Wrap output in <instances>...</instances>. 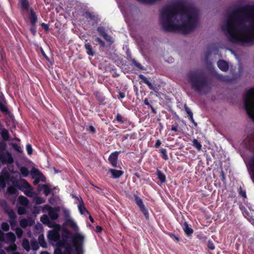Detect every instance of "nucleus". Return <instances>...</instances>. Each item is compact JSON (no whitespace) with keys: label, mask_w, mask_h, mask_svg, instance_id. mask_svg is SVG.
Returning <instances> with one entry per match:
<instances>
[{"label":"nucleus","mask_w":254,"mask_h":254,"mask_svg":"<svg viewBox=\"0 0 254 254\" xmlns=\"http://www.w3.org/2000/svg\"><path fill=\"white\" fill-rule=\"evenodd\" d=\"M228 41L240 46L254 43V3L230 10L221 26Z\"/></svg>","instance_id":"nucleus-1"},{"label":"nucleus","mask_w":254,"mask_h":254,"mask_svg":"<svg viewBox=\"0 0 254 254\" xmlns=\"http://www.w3.org/2000/svg\"><path fill=\"white\" fill-rule=\"evenodd\" d=\"M160 21L166 31L189 33L197 25L198 13L193 7L182 3H170L161 10Z\"/></svg>","instance_id":"nucleus-2"},{"label":"nucleus","mask_w":254,"mask_h":254,"mask_svg":"<svg viewBox=\"0 0 254 254\" xmlns=\"http://www.w3.org/2000/svg\"><path fill=\"white\" fill-rule=\"evenodd\" d=\"M244 105L248 116L254 121V87L248 90L243 96Z\"/></svg>","instance_id":"nucleus-3"},{"label":"nucleus","mask_w":254,"mask_h":254,"mask_svg":"<svg viewBox=\"0 0 254 254\" xmlns=\"http://www.w3.org/2000/svg\"><path fill=\"white\" fill-rule=\"evenodd\" d=\"M187 81L188 83L191 86V89L198 93L206 94L211 90L212 80Z\"/></svg>","instance_id":"nucleus-4"},{"label":"nucleus","mask_w":254,"mask_h":254,"mask_svg":"<svg viewBox=\"0 0 254 254\" xmlns=\"http://www.w3.org/2000/svg\"><path fill=\"white\" fill-rule=\"evenodd\" d=\"M63 233L64 234L63 235L64 237L67 239H70L71 240L73 246L78 244L79 243L84 242V237L80 233L77 232L72 233L67 229H64L63 230Z\"/></svg>","instance_id":"nucleus-5"},{"label":"nucleus","mask_w":254,"mask_h":254,"mask_svg":"<svg viewBox=\"0 0 254 254\" xmlns=\"http://www.w3.org/2000/svg\"><path fill=\"white\" fill-rule=\"evenodd\" d=\"M142 83L146 84L149 89L153 90L155 92L158 93L163 84L161 80H140V84Z\"/></svg>","instance_id":"nucleus-6"},{"label":"nucleus","mask_w":254,"mask_h":254,"mask_svg":"<svg viewBox=\"0 0 254 254\" xmlns=\"http://www.w3.org/2000/svg\"><path fill=\"white\" fill-rule=\"evenodd\" d=\"M133 197L134 198L135 202L139 207L140 211L143 214L147 220L149 219V215L148 211L145 207L142 199L135 194L133 195Z\"/></svg>","instance_id":"nucleus-7"},{"label":"nucleus","mask_w":254,"mask_h":254,"mask_svg":"<svg viewBox=\"0 0 254 254\" xmlns=\"http://www.w3.org/2000/svg\"><path fill=\"white\" fill-rule=\"evenodd\" d=\"M10 181V175L5 169H3L0 173V186L4 189L6 184Z\"/></svg>","instance_id":"nucleus-8"},{"label":"nucleus","mask_w":254,"mask_h":254,"mask_svg":"<svg viewBox=\"0 0 254 254\" xmlns=\"http://www.w3.org/2000/svg\"><path fill=\"white\" fill-rule=\"evenodd\" d=\"M0 161L2 164H13L14 159L9 152L0 151Z\"/></svg>","instance_id":"nucleus-9"},{"label":"nucleus","mask_w":254,"mask_h":254,"mask_svg":"<svg viewBox=\"0 0 254 254\" xmlns=\"http://www.w3.org/2000/svg\"><path fill=\"white\" fill-rule=\"evenodd\" d=\"M60 229L58 228H54V229L48 231L47 237L49 241L57 242L61 239Z\"/></svg>","instance_id":"nucleus-10"},{"label":"nucleus","mask_w":254,"mask_h":254,"mask_svg":"<svg viewBox=\"0 0 254 254\" xmlns=\"http://www.w3.org/2000/svg\"><path fill=\"white\" fill-rule=\"evenodd\" d=\"M121 151H115L112 153L109 157L108 160L111 165L114 167H117V161L118 156Z\"/></svg>","instance_id":"nucleus-11"},{"label":"nucleus","mask_w":254,"mask_h":254,"mask_svg":"<svg viewBox=\"0 0 254 254\" xmlns=\"http://www.w3.org/2000/svg\"><path fill=\"white\" fill-rule=\"evenodd\" d=\"M14 186L17 188L19 190H23L22 188L24 189H31V187L27 181L24 179L21 180V184H19L18 181L13 182Z\"/></svg>","instance_id":"nucleus-12"},{"label":"nucleus","mask_w":254,"mask_h":254,"mask_svg":"<svg viewBox=\"0 0 254 254\" xmlns=\"http://www.w3.org/2000/svg\"><path fill=\"white\" fill-rule=\"evenodd\" d=\"M249 168L250 171L251 177L254 183V155H252L248 162Z\"/></svg>","instance_id":"nucleus-13"},{"label":"nucleus","mask_w":254,"mask_h":254,"mask_svg":"<svg viewBox=\"0 0 254 254\" xmlns=\"http://www.w3.org/2000/svg\"><path fill=\"white\" fill-rule=\"evenodd\" d=\"M6 239L4 241L6 244L15 243L16 236L15 234L11 232H8L5 234Z\"/></svg>","instance_id":"nucleus-14"},{"label":"nucleus","mask_w":254,"mask_h":254,"mask_svg":"<svg viewBox=\"0 0 254 254\" xmlns=\"http://www.w3.org/2000/svg\"><path fill=\"white\" fill-rule=\"evenodd\" d=\"M8 215L9 218V222L12 227L16 225V218L17 216L13 210H11L8 212Z\"/></svg>","instance_id":"nucleus-15"},{"label":"nucleus","mask_w":254,"mask_h":254,"mask_svg":"<svg viewBox=\"0 0 254 254\" xmlns=\"http://www.w3.org/2000/svg\"><path fill=\"white\" fill-rule=\"evenodd\" d=\"M217 66L219 68L223 71H227L229 69L228 63L223 60H221L218 61Z\"/></svg>","instance_id":"nucleus-16"},{"label":"nucleus","mask_w":254,"mask_h":254,"mask_svg":"<svg viewBox=\"0 0 254 254\" xmlns=\"http://www.w3.org/2000/svg\"><path fill=\"white\" fill-rule=\"evenodd\" d=\"M109 172L111 174V178L113 179H118L120 178L124 174L122 170H118L114 169H110Z\"/></svg>","instance_id":"nucleus-17"},{"label":"nucleus","mask_w":254,"mask_h":254,"mask_svg":"<svg viewBox=\"0 0 254 254\" xmlns=\"http://www.w3.org/2000/svg\"><path fill=\"white\" fill-rule=\"evenodd\" d=\"M96 99L99 101V105H105V103L104 102L106 99L105 96L103 95V94L99 91H96L94 92Z\"/></svg>","instance_id":"nucleus-18"},{"label":"nucleus","mask_w":254,"mask_h":254,"mask_svg":"<svg viewBox=\"0 0 254 254\" xmlns=\"http://www.w3.org/2000/svg\"><path fill=\"white\" fill-rule=\"evenodd\" d=\"M60 210V208L58 206V210L54 209L49 211L48 215L52 220H56L59 217V215L58 212H59Z\"/></svg>","instance_id":"nucleus-19"},{"label":"nucleus","mask_w":254,"mask_h":254,"mask_svg":"<svg viewBox=\"0 0 254 254\" xmlns=\"http://www.w3.org/2000/svg\"><path fill=\"white\" fill-rule=\"evenodd\" d=\"M84 243V242H82L73 246L75 254H83Z\"/></svg>","instance_id":"nucleus-20"},{"label":"nucleus","mask_w":254,"mask_h":254,"mask_svg":"<svg viewBox=\"0 0 254 254\" xmlns=\"http://www.w3.org/2000/svg\"><path fill=\"white\" fill-rule=\"evenodd\" d=\"M67 238H65L63 235L62 239L61 240L60 239L57 241L56 244L57 247L62 248L65 246L66 245L69 244V243H67Z\"/></svg>","instance_id":"nucleus-21"},{"label":"nucleus","mask_w":254,"mask_h":254,"mask_svg":"<svg viewBox=\"0 0 254 254\" xmlns=\"http://www.w3.org/2000/svg\"><path fill=\"white\" fill-rule=\"evenodd\" d=\"M153 103L152 100H149L148 98H146L143 100V103L144 105H147L149 107L151 110L152 113L154 114H156L157 112L156 110L155 109V108L152 106V103Z\"/></svg>","instance_id":"nucleus-22"},{"label":"nucleus","mask_w":254,"mask_h":254,"mask_svg":"<svg viewBox=\"0 0 254 254\" xmlns=\"http://www.w3.org/2000/svg\"><path fill=\"white\" fill-rule=\"evenodd\" d=\"M184 231L187 236H190L193 232V229L189 227L187 222H185L183 227Z\"/></svg>","instance_id":"nucleus-23"},{"label":"nucleus","mask_w":254,"mask_h":254,"mask_svg":"<svg viewBox=\"0 0 254 254\" xmlns=\"http://www.w3.org/2000/svg\"><path fill=\"white\" fill-rule=\"evenodd\" d=\"M156 175L157 176V178L161 183H164L166 182V176L161 170L157 169L156 171Z\"/></svg>","instance_id":"nucleus-24"},{"label":"nucleus","mask_w":254,"mask_h":254,"mask_svg":"<svg viewBox=\"0 0 254 254\" xmlns=\"http://www.w3.org/2000/svg\"><path fill=\"white\" fill-rule=\"evenodd\" d=\"M80 200L81 201H80L78 205V208L80 213L81 214H84L85 212L89 213V212L88 211V210L86 209V207L84 206V202L81 198H80Z\"/></svg>","instance_id":"nucleus-25"},{"label":"nucleus","mask_w":254,"mask_h":254,"mask_svg":"<svg viewBox=\"0 0 254 254\" xmlns=\"http://www.w3.org/2000/svg\"><path fill=\"white\" fill-rule=\"evenodd\" d=\"M31 175L32 176V177L34 178L35 176H41L42 177V178H41V180L42 182H45L46 180V178L44 177V176L38 170L33 168L31 170Z\"/></svg>","instance_id":"nucleus-26"},{"label":"nucleus","mask_w":254,"mask_h":254,"mask_svg":"<svg viewBox=\"0 0 254 254\" xmlns=\"http://www.w3.org/2000/svg\"><path fill=\"white\" fill-rule=\"evenodd\" d=\"M18 201L19 204L23 206H27L29 204L28 198L23 195H20L18 197Z\"/></svg>","instance_id":"nucleus-27"},{"label":"nucleus","mask_w":254,"mask_h":254,"mask_svg":"<svg viewBox=\"0 0 254 254\" xmlns=\"http://www.w3.org/2000/svg\"><path fill=\"white\" fill-rule=\"evenodd\" d=\"M10 245L5 248L7 252H15L17 249V245L15 243L9 244Z\"/></svg>","instance_id":"nucleus-28"},{"label":"nucleus","mask_w":254,"mask_h":254,"mask_svg":"<svg viewBox=\"0 0 254 254\" xmlns=\"http://www.w3.org/2000/svg\"><path fill=\"white\" fill-rule=\"evenodd\" d=\"M199 77V73L196 71H191L188 73L189 79H197Z\"/></svg>","instance_id":"nucleus-29"},{"label":"nucleus","mask_w":254,"mask_h":254,"mask_svg":"<svg viewBox=\"0 0 254 254\" xmlns=\"http://www.w3.org/2000/svg\"><path fill=\"white\" fill-rule=\"evenodd\" d=\"M84 47L88 55L92 56H93L95 55V53L89 43H85Z\"/></svg>","instance_id":"nucleus-30"},{"label":"nucleus","mask_w":254,"mask_h":254,"mask_svg":"<svg viewBox=\"0 0 254 254\" xmlns=\"http://www.w3.org/2000/svg\"><path fill=\"white\" fill-rule=\"evenodd\" d=\"M116 120L119 123L124 124L127 122V119L125 118L120 113H118L116 117Z\"/></svg>","instance_id":"nucleus-31"},{"label":"nucleus","mask_w":254,"mask_h":254,"mask_svg":"<svg viewBox=\"0 0 254 254\" xmlns=\"http://www.w3.org/2000/svg\"><path fill=\"white\" fill-rule=\"evenodd\" d=\"M1 135L4 140L7 141L9 139V134L8 131L5 128H3L1 131Z\"/></svg>","instance_id":"nucleus-32"},{"label":"nucleus","mask_w":254,"mask_h":254,"mask_svg":"<svg viewBox=\"0 0 254 254\" xmlns=\"http://www.w3.org/2000/svg\"><path fill=\"white\" fill-rule=\"evenodd\" d=\"M38 240V243L41 247L43 248H46L47 247V243L45 241L43 234H41L39 236Z\"/></svg>","instance_id":"nucleus-33"},{"label":"nucleus","mask_w":254,"mask_h":254,"mask_svg":"<svg viewBox=\"0 0 254 254\" xmlns=\"http://www.w3.org/2000/svg\"><path fill=\"white\" fill-rule=\"evenodd\" d=\"M22 246L27 252H29L30 251V244L28 239L26 238L23 239L22 243Z\"/></svg>","instance_id":"nucleus-34"},{"label":"nucleus","mask_w":254,"mask_h":254,"mask_svg":"<svg viewBox=\"0 0 254 254\" xmlns=\"http://www.w3.org/2000/svg\"><path fill=\"white\" fill-rule=\"evenodd\" d=\"M42 186L44 194L46 196L49 195L52 192V190L50 189L48 185L43 184Z\"/></svg>","instance_id":"nucleus-35"},{"label":"nucleus","mask_w":254,"mask_h":254,"mask_svg":"<svg viewBox=\"0 0 254 254\" xmlns=\"http://www.w3.org/2000/svg\"><path fill=\"white\" fill-rule=\"evenodd\" d=\"M171 130L176 132H180L181 131L182 129L179 127V124L177 122H175L171 126Z\"/></svg>","instance_id":"nucleus-36"},{"label":"nucleus","mask_w":254,"mask_h":254,"mask_svg":"<svg viewBox=\"0 0 254 254\" xmlns=\"http://www.w3.org/2000/svg\"><path fill=\"white\" fill-rule=\"evenodd\" d=\"M30 19L31 22L33 25H35L37 21V18L35 14V13L32 9H31Z\"/></svg>","instance_id":"nucleus-37"},{"label":"nucleus","mask_w":254,"mask_h":254,"mask_svg":"<svg viewBox=\"0 0 254 254\" xmlns=\"http://www.w3.org/2000/svg\"><path fill=\"white\" fill-rule=\"evenodd\" d=\"M192 145L198 151L201 150L202 149L201 143L196 139H194L192 140Z\"/></svg>","instance_id":"nucleus-38"},{"label":"nucleus","mask_w":254,"mask_h":254,"mask_svg":"<svg viewBox=\"0 0 254 254\" xmlns=\"http://www.w3.org/2000/svg\"><path fill=\"white\" fill-rule=\"evenodd\" d=\"M72 247H73L72 245H71L70 244L66 245L65 246H64L63 248H64V254H71Z\"/></svg>","instance_id":"nucleus-39"},{"label":"nucleus","mask_w":254,"mask_h":254,"mask_svg":"<svg viewBox=\"0 0 254 254\" xmlns=\"http://www.w3.org/2000/svg\"><path fill=\"white\" fill-rule=\"evenodd\" d=\"M41 221L45 225H47L50 222L49 217L46 214L43 215L40 218Z\"/></svg>","instance_id":"nucleus-40"},{"label":"nucleus","mask_w":254,"mask_h":254,"mask_svg":"<svg viewBox=\"0 0 254 254\" xmlns=\"http://www.w3.org/2000/svg\"><path fill=\"white\" fill-rule=\"evenodd\" d=\"M66 223L73 229H76L77 227L76 224L71 219H66Z\"/></svg>","instance_id":"nucleus-41"},{"label":"nucleus","mask_w":254,"mask_h":254,"mask_svg":"<svg viewBox=\"0 0 254 254\" xmlns=\"http://www.w3.org/2000/svg\"><path fill=\"white\" fill-rule=\"evenodd\" d=\"M20 171L22 175L24 177L28 176L29 175V172L28 169L25 167H21L20 169Z\"/></svg>","instance_id":"nucleus-42"},{"label":"nucleus","mask_w":254,"mask_h":254,"mask_svg":"<svg viewBox=\"0 0 254 254\" xmlns=\"http://www.w3.org/2000/svg\"><path fill=\"white\" fill-rule=\"evenodd\" d=\"M31 246L32 249L34 251L37 250L39 248L38 243L35 240L31 241Z\"/></svg>","instance_id":"nucleus-43"},{"label":"nucleus","mask_w":254,"mask_h":254,"mask_svg":"<svg viewBox=\"0 0 254 254\" xmlns=\"http://www.w3.org/2000/svg\"><path fill=\"white\" fill-rule=\"evenodd\" d=\"M54 209H56V210H58V206L52 207L48 204H45L43 207V211L45 212V211H48L49 212L50 210Z\"/></svg>","instance_id":"nucleus-44"},{"label":"nucleus","mask_w":254,"mask_h":254,"mask_svg":"<svg viewBox=\"0 0 254 254\" xmlns=\"http://www.w3.org/2000/svg\"><path fill=\"white\" fill-rule=\"evenodd\" d=\"M162 158L165 160L168 159V157L167 153V150L165 148H162L160 150Z\"/></svg>","instance_id":"nucleus-45"},{"label":"nucleus","mask_w":254,"mask_h":254,"mask_svg":"<svg viewBox=\"0 0 254 254\" xmlns=\"http://www.w3.org/2000/svg\"><path fill=\"white\" fill-rule=\"evenodd\" d=\"M7 192L10 194H15L17 192V190L15 186H10L7 189Z\"/></svg>","instance_id":"nucleus-46"},{"label":"nucleus","mask_w":254,"mask_h":254,"mask_svg":"<svg viewBox=\"0 0 254 254\" xmlns=\"http://www.w3.org/2000/svg\"><path fill=\"white\" fill-rule=\"evenodd\" d=\"M19 223L20 226L23 228H25L28 226H29L28 223V220H27V219L25 218L22 219L20 221Z\"/></svg>","instance_id":"nucleus-47"},{"label":"nucleus","mask_w":254,"mask_h":254,"mask_svg":"<svg viewBox=\"0 0 254 254\" xmlns=\"http://www.w3.org/2000/svg\"><path fill=\"white\" fill-rule=\"evenodd\" d=\"M47 225H48V226L50 228H61L60 225L56 223L55 222L51 221L50 220L49 223L47 224Z\"/></svg>","instance_id":"nucleus-48"},{"label":"nucleus","mask_w":254,"mask_h":254,"mask_svg":"<svg viewBox=\"0 0 254 254\" xmlns=\"http://www.w3.org/2000/svg\"><path fill=\"white\" fill-rule=\"evenodd\" d=\"M34 201L36 204H40L44 203L45 202V199L40 196H37L34 198Z\"/></svg>","instance_id":"nucleus-49"},{"label":"nucleus","mask_w":254,"mask_h":254,"mask_svg":"<svg viewBox=\"0 0 254 254\" xmlns=\"http://www.w3.org/2000/svg\"><path fill=\"white\" fill-rule=\"evenodd\" d=\"M20 3L22 7L24 9H27L29 7L28 0H21Z\"/></svg>","instance_id":"nucleus-50"},{"label":"nucleus","mask_w":254,"mask_h":254,"mask_svg":"<svg viewBox=\"0 0 254 254\" xmlns=\"http://www.w3.org/2000/svg\"><path fill=\"white\" fill-rule=\"evenodd\" d=\"M0 111L6 114L8 113V110L6 108V107L0 101Z\"/></svg>","instance_id":"nucleus-51"},{"label":"nucleus","mask_w":254,"mask_h":254,"mask_svg":"<svg viewBox=\"0 0 254 254\" xmlns=\"http://www.w3.org/2000/svg\"><path fill=\"white\" fill-rule=\"evenodd\" d=\"M17 213L19 215H23L27 213V211L25 207L19 206L17 208Z\"/></svg>","instance_id":"nucleus-52"},{"label":"nucleus","mask_w":254,"mask_h":254,"mask_svg":"<svg viewBox=\"0 0 254 254\" xmlns=\"http://www.w3.org/2000/svg\"><path fill=\"white\" fill-rule=\"evenodd\" d=\"M15 233L18 238H21L22 236L23 231L20 227H17L15 229Z\"/></svg>","instance_id":"nucleus-53"},{"label":"nucleus","mask_w":254,"mask_h":254,"mask_svg":"<svg viewBox=\"0 0 254 254\" xmlns=\"http://www.w3.org/2000/svg\"><path fill=\"white\" fill-rule=\"evenodd\" d=\"M185 110L187 114L188 115V117L190 118H191L193 117V113L190 110V109L187 106V105H185Z\"/></svg>","instance_id":"nucleus-54"},{"label":"nucleus","mask_w":254,"mask_h":254,"mask_svg":"<svg viewBox=\"0 0 254 254\" xmlns=\"http://www.w3.org/2000/svg\"><path fill=\"white\" fill-rule=\"evenodd\" d=\"M1 227L4 231H7L9 229V225L7 222H2L1 224Z\"/></svg>","instance_id":"nucleus-55"},{"label":"nucleus","mask_w":254,"mask_h":254,"mask_svg":"<svg viewBox=\"0 0 254 254\" xmlns=\"http://www.w3.org/2000/svg\"><path fill=\"white\" fill-rule=\"evenodd\" d=\"M238 192L240 195L243 196L244 198L247 197L246 191L243 190L241 187H240V188L239 189Z\"/></svg>","instance_id":"nucleus-56"},{"label":"nucleus","mask_w":254,"mask_h":254,"mask_svg":"<svg viewBox=\"0 0 254 254\" xmlns=\"http://www.w3.org/2000/svg\"><path fill=\"white\" fill-rule=\"evenodd\" d=\"M132 63L138 69H143V67L140 64L137 62L134 59L131 60Z\"/></svg>","instance_id":"nucleus-57"},{"label":"nucleus","mask_w":254,"mask_h":254,"mask_svg":"<svg viewBox=\"0 0 254 254\" xmlns=\"http://www.w3.org/2000/svg\"><path fill=\"white\" fill-rule=\"evenodd\" d=\"M169 236L176 242H179L180 241V238L172 233H169Z\"/></svg>","instance_id":"nucleus-58"},{"label":"nucleus","mask_w":254,"mask_h":254,"mask_svg":"<svg viewBox=\"0 0 254 254\" xmlns=\"http://www.w3.org/2000/svg\"><path fill=\"white\" fill-rule=\"evenodd\" d=\"M97 31L100 34V35H101L103 37H104V35L106 34V33L105 31V29L103 27H99L97 28Z\"/></svg>","instance_id":"nucleus-59"},{"label":"nucleus","mask_w":254,"mask_h":254,"mask_svg":"<svg viewBox=\"0 0 254 254\" xmlns=\"http://www.w3.org/2000/svg\"><path fill=\"white\" fill-rule=\"evenodd\" d=\"M103 37L107 41L109 42L111 44H112L114 42L112 37L108 35L107 33Z\"/></svg>","instance_id":"nucleus-60"},{"label":"nucleus","mask_w":254,"mask_h":254,"mask_svg":"<svg viewBox=\"0 0 254 254\" xmlns=\"http://www.w3.org/2000/svg\"><path fill=\"white\" fill-rule=\"evenodd\" d=\"M207 247L210 250H213L215 249V246L212 241H208L207 243Z\"/></svg>","instance_id":"nucleus-61"},{"label":"nucleus","mask_w":254,"mask_h":254,"mask_svg":"<svg viewBox=\"0 0 254 254\" xmlns=\"http://www.w3.org/2000/svg\"><path fill=\"white\" fill-rule=\"evenodd\" d=\"M26 150L27 151V153L29 155H31L32 153L33 152V149L32 147V146L30 144H27L26 145Z\"/></svg>","instance_id":"nucleus-62"},{"label":"nucleus","mask_w":254,"mask_h":254,"mask_svg":"<svg viewBox=\"0 0 254 254\" xmlns=\"http://www.w3.org/2000/svg\"><path fill=\"white\" fill-rule=\"evenodd\" d=\"M54 254H64V252H62L61 248V247H58L56 248V249L54 251Z\"/></svg>","instance_id":"nucleus-63"},{"label":"nucleus","mask_w":254,"mask_h":254,"mask_svg":"<svg viewBox=\"0 0 254 254\" xmlns=\"http://www.w3.org/2000/svg\"><path fill=\"white\" fill-rule=\"evenodd\" d=\"M33 209L34 213L38 214L40 212V206H34Z\"/></svg>","instance_id":"nucleus-64"}]
</instances>
